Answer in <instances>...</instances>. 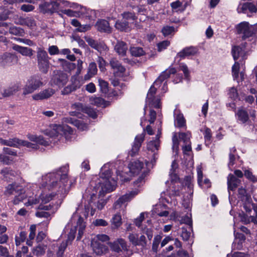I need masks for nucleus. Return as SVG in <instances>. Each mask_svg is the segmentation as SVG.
<instances>
[{
  "label": "nucleus",
  "instance_id": "1",
  "mask_svg": "<svg viewBox=\"0 0 257 257\" xmlns=\"http://www.w3.org/2000/svg\"><path fill=\"white\" fill-rule=\"evenodd\" d=\"M176 73V70L175 68L169 67L160 74L149 90L146 99L149 103H152L155 108H159L160 106V99L158 98L156 99L155 96L157 91L155 86H160L164 80L170 77L171 74H174Z\"/></svg>",
  "mask_w": 257,
  "mask_h": 257
},
{
  "label": "nucleus",
  "instance_id": "2",
  "mask_svg": "<svg viewBox=\"0 0 257 257\" xmlns=\"http://www.w3.org/2000/svg\"><path fill=\"white\" fill-rule=\"evenodd\" d=\"M90 186V187L88 188L86 191L89 192L90 190H92V193L90 194V202H92L93 198L96 197L97 193H98L99 196H100L104 193L112 191L115 189V182L113 181V183H111L110 179L99 180L95 183L94 182H91Z\"/></svg>",
  "mask_w": 257,
  "mask_h": 257
},
{
  "label": "nucleus",
  "instance_id": "3",
  "mask_svg": "<svg viewBox=\"0 0 257 257\" xmlns=\"http://www.w3.org/2000/svg\"><path fill=\"white\" fill-rule=\"evenodd\" d=\"M68 167L64 166L55 172L49 173L46 176V183L50 187H54L61 183L65 186L68 181Z\"/></svg>",
  "mask_w": 257,
  "mask_h": 257
},
{
  "label": "nucleus",
  "instance_id": "4",
  "mask_svg": "<svg viewBox=\"0 0 257 257\" xmlns=\"http://www.w3.org/2000/svg\"><path fill=\"white\" fill-rule=\"evenodd\" d=\"M237 34L242 35L241 39L245 40L250 37H255L257 34V23L250 25L247 22H242L235 26Z\"/></svg>",
  "mask_w": 257,
  "mask_h": 257
},
{
  "label": "nucleus",
  "instance_id": "5",
  "mask_svg": "<svg viewBox=\"0 0 257 257\" xmlns=\"http://www.w3.org/2000/svg\"><path fill=\"white\" fill-rule=\"evenodd\" d=\"M37 60L39 70L44 74L47 73L50 67L49 57L44 49L38 48Z\"/></svg>",
  "mask_w": 257,
  "mask_h": 257
},
{
  "label": "nucleus",
  "instance_id": "6",
  "mask_svg": "<svg viewBox=\"0 0 257 257\" xmlns=\"http://www.w3.org/2000/svg\"><path fill=\"white\" fill-rule=\"evenodd\" d=\"M145 131H146L147 134L149 135H153L154 134V131L152 127L150 125H148L146 126V129H144V132L142 134L137 135L135 138L133 145L132 146V148L130 152V155L131 156H135L139 152L142 145V143L144 140Z\"/></svg>",
  "mask_w": 257,
  "mask_h": 257
},
{
  "label": "nucleus",
  "instance_id": "7",
  "mask_svg": "<svg viewBox=\"0 0 257 257\" xmlns=\"http://www.w3.org/2000/svg\"><path fill=\"white\" fill-rule=\"evenodd\" d=\"M43 85V83L38 76H31L27 81L23 88V94L24 95L31 94Z\"/></svg>",
  "mask_w": 257,
  "mask_h": 257
},
{
  "label": "nucleus",
  "instance_id": "8",
  "mask_svg": "<svg viewBox=\"0 0 257 257\" xmlns=\"http://www.w3.org/2000/svg\"><path fill=\"white\" fill-rule=\"evenodd\" d=\"M109 246L113 251L119 253L117 257H127L128 249L126 242L123 239L119 238L110 243Z\"/></svg>",
  "mask_w": 257,
  "mask_h": 257
},
{
  "label": "nucleus",
  "instance_id": "9",
  "mask_svg": "<svg viewBox=\"0 0 257 257\" xmlns=\"http://www.w3.org/2000/svg\"><path fill=\"white\" fill-rule=\"evenodd\" d=\"M68 80V77L67 73L61 70H56L53 72L50 83L51 85H56L61 87L65 85Z\"/></svg>",
  "mask_w": 257,
  "mask_h": 257
},
{
  "label": "nucleus",
  "instance_id": "10",
  "mask_svg": "<svg viewBox=\"0 0 257 257\" xmlns=\"http://www.w3.org/2000/svg\"><path fill=\"white\" fill-rule=\"evenodd\" d=\"M139 193L138 190H135L126 193L120 197L113 204V207L115 209L120 208L125 203L130 201Z\"/></svg>",
  "mask_w": 257,
  "mask_h": 257
},
{
  "label": "nucleus",
  "instance_id": "11",
  "mask_svg": "<svg viewBox=\"0 0 257 257\" xmlns=\"http://www.w3.org/2000/svg\"><path fill=\"white\" fill-rule=\"evenodd\" d=\"M18 61L17 57L9 53H5L0 56V67H5L16 63Z\"/></svg>",
  "mask_w": 257,
  "mask_h": 257
},
{
  "label": "nucleus",
  "instance_id": "12",
  "mask_svg": "<svg viewBox=\"0 0 257 257\" xmlns=\"http://www.w3.org/2000/svg\"><path fill=\"white\" fill-rule=\"evenodd\" d=\"M55 93V90L52 88L45 89L40 92L34 94L32 98L35 100H42L47 99L53 96Z\"/></svg>",
  "mask_w": 257,
  "mask_h": 257
},
{
  "label": "nucleus",
  "instance_id": "13",
  "mask_svg": "<svg viewBox=\"0 0 257 257\" xmlns=\"http://www.w3.org/2000/svg\"><path fill=\"white\" fill-rule=\"evenodd\" d=\"M185 223L187 225L186 227H182L181 228V236L184 241L189 240L191 231L193 230L192 221L191 219L187 217L185 220Z\"/></svg>",
  "mask_w": 257,
  "mask_h": 257
},
{
  "label": "nucleus",
  "instance_id": "14",
  "mask_svg": "<svg viewBox=\"0 0 257 257\" xmlns=\"http://www.w3.org/2000/svg\"><path fill=\"white\" fill-rule=\"evenodd\" d=\"M91 247L93 251L97 255H101L108 250V247L102 242L96 240L91 241Z\"/></svg>",
  "mask_w": 257,
  "mask_h": 257
},
{
  "label": "nucleus",
  "instance_id": "15",
  "mask_svg": "<svg viewBox=\"0 0 257 257\" xmlns=\"http://www.w3.org/2000/svg\"><path fill=\"white\" fill-rule=\"evenodd\" d=\"M246 45L247 43L244 42L239 46H234L232 47L231 54L234 61H236L240 56H244Z\"/></svg>",
  "mask_w": 257,
  "mask_h": 257
},
{
  "label": "nucleus",
  "instance_id": "16",
  "mask_svg": "<svg viewBox=\"0 0 257 257\" xmlns=\"http://www.w3.org/2000/svg\"><path fill=\"white\" fill-rule=\"evenodd\" d=\"M234 241L232 243V248L233 249L240 250L242 248V244L245 241L246 237L242 233L234 231Z\"/></svg>",
  "mask_w": 257,
  "mask_h": 257
},
{
  "label": "nucleus",
  "instance_id": "17",
  "mask_svg": "<svg viewBox=\"0 0 257 257\" xmlns=\"http://www.w3.org/2000/svg\"><path fill=\"white\" fill-rule=\"evenodd\" d=\"M227 188L229 194L230 191H234L241 183L240 179L232 174H229L227 177Z\"/></svg>",
  "mask_w": 257,
  "mask_h": 257
},
{
  "label": "nucleus",
  "instance_id": "18",
  "mask_svg": "<svg viewBox=\"0 0 257 257\" xmlns=\"http://www.w3.org/2000/svg\"><path fill=\"white\" fill-rule=\"evenodd\" d=\"M20 89L19 83L12 84L4 88L2 94L4 97H10L16 94Z\"/></svg>",
  "mask_w": 257,
  "mask_h": 257
},
{
  "label": "nucleus",
  "instance_id": "19",
  "mask_svg": "<svg viewBox=\"0 0 257 257\" xmlns=\"http://www.w3.org/2000/svg\"><path fill=\"white\" fill-rule=\"evenodd\" d=\"M237 121L241 123L244 124L249 120V115L247 111L243 108H239L235 113Z\"/></svg>",
  "mask_w": 257,
  "mask_h": 257
},
{
  "label": "nucleus",
  "instance_id": "20",
  "mask_svg": "<svg viewBox=\"0 0 257 257\" xmlns=\"http://www.w3.org/2000/svg\"><path fill=\"white\" fill-rule=\"evenodd\" d=\"M96 29L100 32L110 33L111 32V28L109 22L105 20H99L95 24Z\"/></svg>",
  "mask_w": 257,
  "mask_h": 257
},
{
  "label": "nucleus",
  "instance_id": "21",
  "mask_svg": "<svg viewBox=\"0 0 257 257\" xmlns=\"http://www.w3.org/2000/svg\"><path fill=\"white\" fill-rule=\"evenodd\" d=\"M237 195L239 200L242 202H252L251 196L247 193L246 189L242 186L238 189Z\"/></svg>",
  "mask_w": 257,
  "mask_h": 257
},
{
  "label": "nucleus",
  "instance_id": "22",
  "mask_svg": "<svg viewBox=\"0 0 257 257\" xmlns=\"http://www.w3.org/2000/svg\"><path fill=\"white\" fill-rule=\"evenodd\" d=\"M197 53V49L194 47H189L184 48L182 51L177 54V56L181 59L185 57L194 56Z\"/></svg>",
  "mask_w": 257,
  "mask_h": 257
},
{
  "label": "nucleus",
  "instance_id": "23",
  "mask_svg": "<svg viewBox=\"0 0 257 257\" xmlns=\"http://www.w3.org/2000/svg\"><path fill=\"white\" fill-rule=\"evenodd\" d=\"M85 40L91 47L98 51L101 50H104L106 47V45L103 43L98 42L91 38L85 37Z\"/></svg>",
  "mask_w": 257,
  "mask_h": 257
},
{
  "label": "nucleus",
  "instance_id": "24",
  "mask_svg": "<svg viewBox=\"0 0 257 257\" xmlns=\"http://www.w3.org/2000/svg\"><path fill=\"white\" fill-rule=\"evenodd\" d=\"M127 49L126 43L121 41H118L114 46L115 51L121 56H124L126 55Z\"/></svg>",
  "mask_w": 257,
  "mask_h": 257
},
{
  "label": "nucleus",
  "instance_id": "25",
  "mask_svg": "<svg viewBox=\"0 0 257 257\" xmlns=\"http://www.w3.org/2000/svg\"><path fill=\"white\" fill-rule=\"evenodd\" d=\"M109 64L111 67L116 70L115 73L123 74L125 71V68L121 63L115 58H112L110 60Z\"/></svg>",
  "mask_w": 257,
  "mask_h": 257
},
{
  "label": "nucleus",
  "instance_id": "26",
  "mask_svg": "<svg viewBox=\"0 0 257 257\" xmlns=\"http://www.w3.org/2000/svg\"><path fill=\"white\" fill-rule=\"evenodd\" d=\"M13 49L23 56L31 57L33 55V50L30 48L22 47L18 45L13 46Z\"/></svg>",
  "mask_w": 257,
  "mask_h": 257
},
{
  "label": "nucleus",
  "instance_id": "27",
  "mask_svg": "<svg viewBox=\"0 0 257 257\" xmlns=\"http://www.w3.org/2000/svg\"><path fill=\"white\" fill-rule=\"evenodd\" d=\"M249 10L250 13H256L257 12V8L252 3L247 2L243 3L242 5L241 10L239 11L238 9V13H242L244 14L246 13V10Z\"/></svg>",
  "mask_w": 257,
  "mask_h": 257
},
{
  "label": "nucleus",
  "instance_id": "28",
  "mask_svg": "<svg viewBox=\"0 0 257 257\" xmlns=\"http://www.w3.org/2000/svg\"><path fill=\"white\" fill-rule=\"evenodd\" d=\"M130 169L133 173H137L140 172L144 167V163L139 161L136 160L129 165Z\"/></svg>",
  "mask_w": 257,
  "mask_h": 257
},
{
  "label": "nucleus",
  "instance_id": "29",
  "mask_svg": "<svg viewBox=\"0 0 257 257\" xmlns=\"http://www.w3.org/2000/svg\"><path fill=\"white\" fill-rule=\"evenodd\" d=\"M115 27L120 31L127 32L130 30L129 23L125 20L117 21L115 24Z\"/></svg>",
  "mask_w": 257,
  "mask_h": 257
},
{
  "label": "nucleus",
  "instance_id": "30",
  "mask_svg": "<svg viewBox=\"0 0 257 257\" xmlns=\"http://www.w3.org/2000/svg\"><path fill=\"white\" fill-rule=\"evenodd\" d=\"M20 186L17 185L16 183H12L9 184L5 191V194L7 196H10L12 194H14L15 193H18V191L21 190L19 188Z\"/></svg>",
  "mask_w": 257,
  "mask_h": 257
},
{
  "label": "nucleus",
  "instance_id": "31",
  "mask_svg": "<svg viewBox=\"0 0 257 257\" xmlns=\"http://www.w3.org/2000/svg\"><path fill=\"white\" fill-rule=\"evenodd\" d=\"M175 124L176 127L181 128L186 126V120L182 113H179L175 116Z\"/></svg>",
  "mask_w": 257,
  "mask_h": 257
},
{
  "label": "nucleus",
  "instance_id": "32",
  "mask_svg": "<svg viewBox=\"0 0 257 257\" xmlns=\"http://www.w3.org/2000/svg\"><path fill=\"white\" fill-rule=\"evenodd\" d=\"M71 85L75 90L79 88L83 84L82 79L77 75H75L71 77Z\"/></svg>",
  "mask_w": 257,
  "mask_h": 257
},
{
  "label": "nucleus",
  "instance_id": "33",
  "mask_svg": "<svg viewBox=\"0 0 257 257\" xmlns=\"http://www.w3.org/2000/svg\"><path fill=\"white\" fill-rule=\"evenodd\" d=\"M57 195L58 194L54 193L49 194H41L40 196L41 203L46 204L55 198Z\"/></svg>",
  "mask_w": 257,
  "mask_h": 257
},
{
  "label": "nucleus",
  "instance_id": "34",
  "mask_svg": "<svg viewBox=\"0 0 257 257\" xmlns=\"http://www.w3.org/2000/svg\"><path fill=\"white\" fill-rule=\"evenodd\" d=\"M160 147V140L156 139L155 140L150 141L147 145V148L152 152L157 151Z\"/></svg>",
  "mask_w": 257,
  "mask_h": 257
},
{
  "label": "nucleus",
  "instance_id": "35",
  "mask_svg": "<svg viewBox=\"0 0 257 257\" xmlns=\"http://www.w3.org/2000/svg\"><path fill=\"white\" fill-rule=\"evenodd\" d=\"M130 50L132 55L135 57H140L143 56L145 54V51L141 47H131Z\"/></svg>",
  "mask_w": 257,
  "mask_h": 257
},
{
  "label": "nucleus",
  "instance_id": "36",
  "mask_svg": "<svg viewBox=\"0 0 257 257\" xmlns=\"http://www.w3.org/2000/svg\"><path fill=\"white\" fill-rule=\"evenodd\" d=\"M9 32L10 34L16 36H23L25 32L23 29L16 26L10 27L9 28Z\"/></svg>",
  "mask_w": 257,
  "mask_h": 257
},
{
  "label": "nucleus",
  "instance_id": "37",
  "mask_svg": "<svg viewBox=\"0 0 257 257\" xmlns=\"http://www.w3.org/2000/svg\"><path fill=\"white\" fill-rule=\"evenodd\" d=\"M111 223L113 227L117 228L120 226L122 224L121 215L119 214H115L112 218Z\"/></svg>",
  "mask_w": 257,
  "mask_h": 257
},
{
  "label": "nucleus",
  "instance_id": "38",
  "mask_svg": "<svg viewBox=\"0 0 257 257\" xmlns=\"http://www.w3.org/2000/svg\"><path fill=\"white\" fill-rule=\"evenodd\" d=\"M98 82L101 92L104 94L107 93L109 91L108 82L101 79H98Z\"/></svg>",
  "mask_w": 257,
  "mask_h": 257
},
{
  "label": "nucleus",
  "instance_id": "39",
  "mask_svg": "<svg viewBox=\"0 0 257 257\" xmlns=\"http://www.w3.org/2000/svg\"><path fill=\"white\" fill-rule=\"evenodd\" d=\"M147 174L148 173L146 172L142 173L138 179L134 182V186L140 187L142 186L145 182V178Z\"/></svg>",
  "mask_w": 257,
  "mask_h": 257
},
{
  "label": "nucleus",
  "instance_id": "40",
  "mask_svg": "<svg viewBox=\"0 0 257 257\" xmlns=\"http://www.w3.org/2000/svg\"><path fill=\"white\" fill-rule=\"evenodd\" d=\"M27 233L26 231H22L20 232L19 236H16L15 237V242L16 245H19L21 242L26 240Z\"/></svg>",
  "mask_w": 257,
  "mask_h": 257
},
{
  "label": "nucleus",
  "instance_id": "41",
  "mask_svg": "<svg viewBox=\"0 0 257 257\" xmlns=\"http://www.w3.org/2000/svg\"><path fill=\"white\" fill-rule=\"evenodd\" d=\"M179 70L183 71L185 78L187 80H189L190 78V71L186 64L183 63H180L179 64Z\"/></svg>",
  "mask_w": 257,
  "mask_h": 257
},
{
  "label": "nucleus",
  "instance_id": "42",
  "mask_svg": "<svg viewBox=\"0 0 257 257\" xmlns=\"http://www.w3.org/2000/svg\"><path fill=\"white\" fill-rule=\"evenodd\" d=\"M162 236L161 235H157L155 236L152 244V250L157 252L159 245L161 242Z\"/></svg>",
  "mask_w": 257,
  "mask_h": 257
},
{
  "label": "nucleus",
  "instance_id": "43",
  "mask_svg": "<svg viewBox=\"0 0 257 257\" xmlns=\"http://www.w3.org/2000/svg\"><path fill=\"white\" fill-rule=\"evenodd\" d=\"M111 176V172L110 169L105 170V167L102 168L101 170V180H109Z\"/></svg>",
  "mask_w": 257,
  "mask_h": 257
},
{
  "label": "nucleus",
  "instance_id": "44",
  "mask_svg": "<svg viewBox=\"0 0 257 257\" xmlns=\"http://www.w3.org/2000/svg\"><path fill=\"white\" fill-rule=\"evenodd\" d=\"M235 63L232 67V74L234 79H236L238 77L240 64L238 62L235 61Z\"/></svg>",
  "mask_w": 257,
  "mask_h": 257
},
{
  "label": "nucleus",
  "instance_id": "45",
  "mask_svg": "<svg viewBox=\"0 0 257 257\" xmlns=\"http://www.w3.org/2000/svg\"><path fill=\"white\" fill-rule=\"evenodd\" d=\"M121 16L124 20L135 21L137 20V17L134 13L125 12L121 14Z\"/></svg>",
  "mask_w": 257,
  "mask_h": 257
},
{
  "label": "nucleus",
  "instance_id": "46",
  "mask_svg": "<svg viewBox=\"0 0 257 257\" xmlns=\"http://www.w3.org/2000/svg\"><path fill=\"white\" fill-rule=\"evenodd\" d=\"M21 141L17 138L10 139L8 140V146L18 147L20 146Z\"/></svg>",
  "mask_w": 257,
  "mask_h": 257
},
{
  "label": "nucleus",
  "instance_id": "47",
  "mask_svg": "<svg viewBox=\"0 0 257 257\" xmlns=\"http://www.w3.org/2000/svg\"><path fill=\"white\" fill-rule=\"evenodd\" d=\"M179 137L185 144L190 143V138L191 137V134L190 133H180L179 134Z\"/></svg>",
  "mask_w": 257,
  "mask_h": 257
},
{
  "label": "nucleus",
  "instance_id": "48",
  "mask_svg": "<svg viewBox=\"0 0 257 257\" xmlns=\"http://www.w3.org/2000/svg\"><path fill=\"white\" fill-rule=\"evenodd\" d=\"M175 31V28L173 26H166L164 27L162 29V33L163 35L166 37L171 35Z\"/></svg>",
  "mask_w": 257,
  "mask_h": 257
},
{
  "label": "nucleus",
  "instance_id": "49",
  "mask_svg": "<svg viewBox=\"0 0 257 257\" xmlns=\"http://www.w3.org/2000/svg\"><path fill=\"white\" fill-rule=\"evenodd\" d=\"M97 69L96 64L94 62H91L89 64L88 69V74L90 76H92L95 75L97 73Z\"/></svg>",
  "mask_w": 257,
  "mask_h": 257
},
{
  "label": "nucleus",
  "instance_id": "50",
  "mask_svg": "<svg viewBox=\"0 0 257 257\" xmlns=\"http://www.w3.org/2000/svg\"><path fill=\"white\" fill-rule=\"evenodd\" d=\"M170 44L169 41L165 40L159 43L157 46L159 52H161L165 50Z\"/></svg>",
  "mask_w": 257,
  "mask_h": 257
},
{
  "label": "nucleus",
  "instance_id": "51",
  "mask_svg": "<svg viewBox=\"0 0 257 257\" xmlns=\"http://www.w3.org/2000/svg\"><path fill=\"white\" fill-rule=\"evenodd\" d=\"M204 139L206 145H209L211 143L212 138L211 131L209 128H206L204 132Z\"/></svg>",
  "mask_w": 257,
  "mask_h": 257
},
{
  "label": "nucleus",
  "instance_id": "52",
  "mask_svg": "<svg viewBox=\"0 0 257 257\" xmlns=\"http://www.w3.org/2000/svg\"><path fill=\"white\" fill-rule=\"evenodd\" d=\"M33 252L36 256H41L45 253V248L39 245L33 249Z\"/></svg>",
  "mask_w": 257,
  "mask_h": 257
},
{
  "label": "nucleus",
  "instance_id": "53",
  "mask_svg": "<svg viewBox=\"0 0 257 257\" xmlns=\"http://www.w3.org/2000/svg\"><path fill=\"white\" fill-rule=\"evenodd\" d=\"M0 162L4 164L9 165L13 162V159L4 154H0Z\"/></svg>",
  "mask_w": 257,
  "mask_h": 257
},
{
  "label": "nucleus",
  "instance_id": "54",
  "mask_svg": "<svg viewBox=\"0 0 257 257\" xmlns=\"http://www.w3.org/2000/svg\"><path fill=\"white\" fill-rule=\"evenodd\" d=\"M84 112L92 118H96L97 116L96 112L91 107H85L84 109Z\"/></svg>",
  "mask_w": 257,
  "mask_h": 257
},
{
  "label": "nucleus",
  "instance_id": "55",
  "mask_svg": "<svg viewBox=\"0 0 257 257\" xmlns=\"http://www.w3.org/2000/svg\"><path fill=\"white\" fill-rule=\"evenodd\" d=\"M128 239L134 246L138 245V235L136 234L131 233L128 235Z\"/></svg>",
  "mask_w": 257,
  "mask_h": 257
},
{
  "label": "nucleus",
  "instance_id": "56",
  "mask_svg": "<svg viewBox=\"0 0 257 257\" xmlns=\"http://www.w3.org/2000/svg\"><path fill=\"white\" fill-rule=\"evenodd\" d=\"M20 146H26L28 148H31L35 149H37V147H38V145L37 144V143L34 144V143H32L29 142L28 141H23V140L21 141V143L20 144Z\"/></svg>",
  "mask_w": 257,
  "mask_h": 257
},
{
  "label": "nucleus",
  "instance_id": "57",
  "mask_svg": "<svg viewBox=\"0 0 257 257\" xmlns=\"http://www.w3.org/2000/svg\"><path fill=\"white\" fill-rule=\"evenodd\" d=\"M20 146H26L28 148H31L35 149H37V147H38V145L37 144V143L34 144V143H32L29 142L28 141H23V140L21 141V143L20 144Z\"/></svg>",
  "mask_w": 257,
  "mask_h": 257
},
{
  "label": "nucleus",
  "instance_id": "58",
  "mask_svg": "<svg viewBox=\"0 0 257 257\" xmlns=\"http://www.w3.org/2000/svg\"><path fill=\"white\" fill-rule=\"evenodd\" d=\"M9 173H12L13 175L16 174L14 171L8 168H5L1 171V174L3 175L6 179L9 178Z\"/></svg>",
  "mask_w": 257,
  "mask_h": 257
},
{
  "label": "nucleus",
  "instance_id": "59",
  "mask_svg": "<svg viewBox=\"0 0 257 257\" xmlns=\"http://www.w3.org/2000/svg\"><path fill=\"white\" fill-rule=\"evenodd\" d=\"M67 246V243L66 241H65V242L63 241L61 243L60 246L59 247L58 251L57 252V254L58 256H60V255L61 256L63 255Z\"/></svg>",
  "mask_w": 257,
  "mask_h": 257
},
{
  "label": "nucleus",
  "instance_id": "60",
  "mask_svg": "<svg viewBox=\"0 0 257 257\" xmlns=\"http://www.w3.org/2000/svg\"><path fill=\"white\" fill-rule=\"evenodd\" d=\"M44 204V203H41L38 206V209L42 210H50L54 207L53 203L47 205H45Z\"/></svg>",
  "mask_w": 257,
  "mask_h": 257
},
{
  "label": "nucleus",
  "instance_id": "61",
  "mask_svg": "<svg viewBox=\"0 0 257 257\" xmlns=\"http://www.w3.org/2000/svg\"><path fill=\"white\" fill-rule=\"evenodd\" d=\"M229 96L234 100L237 98L238 95L236 89L234 87H231L229 90Z\"/></svg>",
  "mask_w": 257,
  "mask_h": 257
},
{
  "label": "nucleus",
  "instance_id": "62",
  "mask_svg": "<svg viewBox=\"0 0 257 257\" xmlns=\"http://www.w3.org/2000/svg\"><path fill=\"white\" fill-rule=\"evenodd\" d=\"M105 100L104 99L98 97H95L93 99V103L97 106L100 107L104 105Z\"/></svg>",
  "mask_w": 257,
  "mask_h": 257
},
{
  "label": "nucleus",
  "instance_id": "63",
  "mask_svg": "<svg viewBox=\"0 0 257 257\" xmlns=\"http://www.w3.org/2000/svg\"><path fill=\"white\" fill-rule=\"evenodd\" d=\"M191 177L189 176H187L184 178L185 186H187L188 188L191 190L193 188V185L191 183Z\"/></svg>",
  "mask_w": 257,
  "mask_h": 257
},
{
  "label": "nucleus",
  "instance_id": "64",
  "mask_svg": "<svg viewBox=\"0 0 257 257\" xmlns=\"http://www.w3.org/2000/svg\"><path fill=\"white\" fill-rule=\"evenodd\" d=\"M231 254L232 257H248L249 256L248 253L239 251H232Z\"/></svg>",
  "mask_w": 257,
  "mask_h": 257
}]
</instances>
